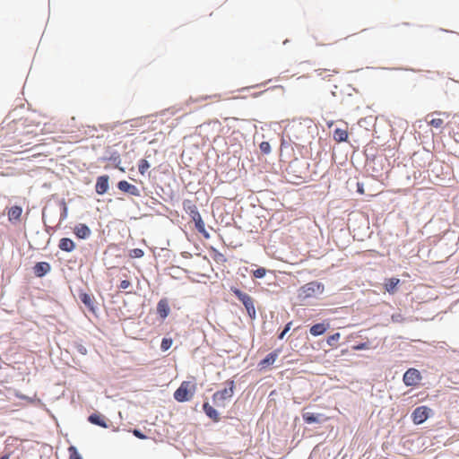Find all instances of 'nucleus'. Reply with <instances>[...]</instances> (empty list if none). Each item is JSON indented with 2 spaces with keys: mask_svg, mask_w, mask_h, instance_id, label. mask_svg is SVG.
I'll use <instances>...</instances> for the list:
<instances>
[{
  "mask_svg": "<svg viewBox=\"0 0 459 459\" xmlns=\"http://www.w3.org/2000/svg\"><path fill=\"white\" fill-rule=\"evenodd\" d=\"M183 208L186 212L190 215L198 232L201 233L204 238H210V234L205 229V223L203 221L195 204L191 200H185L183 202Z\"/></svg>",
  "mask_w": 459,
  "mask_h": 459,
  "instance_id": "obj_1",
  "label": "nucleus"
},
{
  "mask_svg": "<svg viewBox=\"0 0 459 459\" xmlns=\"http://www.w3.org/2000/svg\"><path fill=\"white\" fill-rule=\"evenodd\" d=\"M325 290V286L321 282L318 281H310L301 286L298 290V299L300 302H304L309 299L316 298V296L322 294Z\"/></svg>",
  "mask_w": 459,
  "mask_h": 459,
  "instance_id": "obj_2",
  "label": "nucleus"
},
{
  "mask_svg": "<svg viewBox=\"0 0 459 459\" xmlns=\"http://www.w3.org/2000/svg\"><path fill=\"white\" fill-rule=\"evenodd\" d=\"M196 390V384L193 381H183L174 392V399L179 403L190 401Z\"/></svg>",
  "mask_w": 459,
  "mask_h": 459,
  "instance_id": "obj_3",
  "label": "nucleus"
},
{
  "mask_svg": "<svg viewBox=\"0 0 459 459\" xmlns=\"http://www.w3.org/2000/svg\"><path fill=\"white\" fill-rule=\"evenodd\" d=\"M230 290L236 295V297L243 303L249 317L251 319L255 318L256 311L253 298L248 294L241 291L238 288L232 287Z\"/></svg>",
  "mask_w": 459,
  "mask_h": 459,
  "instance_id": "obj_4",
  "label": "nucleus"
},
{
  "mask_svg": "<svg viewBox=\"0 0 459 459\" xmlns=\"http://www.w3.org/2000/svg\"><path fill=\"white\" fill-rule=\"evenodd\" d=\"M229 387L224 388L223 390L217 391L213 394L212 399L213 402L217 405H224V402L233 396L234 394V382L229 381L228 382Z\"/></svg>",
  "mask_w": 459,
  "mask_h": 459,
  "instance_id": "obj_5",
  "label": "nucleus"
},
{
  "mask_svg": "<svg viewBox=\"0 0 459 459\" xmlns=\"http://www.w3.org/2000/svg\"><path fill=\"white\" fill-rule=\"evenodd\" d=\"M403 383L407 386H413L421 380V375L416 368H409L403 375Z\"/></svg>",
  "mask_w": 459,
  "mask_h": 459,
  "instance_id": "obj_6",
  "label": "nucleus"
},
{
  "mask_svg": "<svg viewBox=\"0 0 459 459\" xmlns=\"http://www.w3.org/2000/svg\"><path fill=\"white\" fill-rule=\"evenodd\" d=\"M430 409L427 406H419L411 413L412 421L415 424L423 423L428 418Z\"/></svg>",
  "mask_w": 459,
  "mask_h": 459,
  "instance_id": "obj_7",
  "label": "nucleus"
},
{
  "mask_svg": "<svg viewBox=\"0 0 459 459\" xmlns=\"http://www.w3.org/2000/svg\"><path fill=\"white\" fill-rule=\"evenodd\" d=\"M117 187L120 191L128 193L134 196H140V190L134 186L126 180H121L117 183Z\"/></svg>",
  "mask_w": 459,
  "mask_h": 459,
  "instance_id": "obj_8",
  "label": "nucleus"
},
{
  "mask_svg": "<svg viewBox=\"0 0 459 459\" xmlns=\"http://www.w3.org/2000/svg\"><path fill=\"white\" fill-rule=\"evenodd\" d=\"M22 214V208L19 205H13L8 209L7 216L8 220L12 223H16L21 221Z\"/></svg>",
  "mask_w": 459,
  "mask_h": 459,
  "instance_id": "obj_9",
  "label": "nucleus"
},
{
  "mask_svg": "<svg viewBox=\"0 0 459 459\" xmlns=\"http://www.w3.org/2000/svg\"><path fill=\"white\" fill-rule=\"evenodd\" d=\"M109 178L107 175L100 176L97 178L95 190L99 195H104L108 189Z\"/></svg>",
  "mask_w": 459,
  "mask_h": 459,
  "instance_id": "obj_10",
  "label": "nucleus"
},
{
  "mask_svg": "<svg viewBox=\"0 0 459 459\" xmlns=\"http://www.w3.org/2000/svg\"><path fill=\"white\" fill-rule=\"evenodd\" d=\"M156 309H157V313L160 316V317L161 319H165L170 312L169 300L167 299H161L158 302Z\"/></svg>",
  "mask_w": 459,
  "mask_h": 459,
  "instance_id": "obj_11",
  "label": "nucleus"
},
{
  "mask_svg": "<svg viewBox=\"0 0 459 459\" xmlns=\"http://www.w3.org/2000/svg\"><path fill=\"white\" fill-rule=\"evenodd\" d=\"M51 266L47 262H39L33 267V272L37 277H43L50 272Z\"/></svg>",
  "mask_w": 459,
  "mask_h": 459,
  "instance_id": "obj_12",
  "label": "nucleus"
},
{
  "mask_svg": "<svg viewBox=\"0 0 459 459\" xmlns=\"http://www.w3.org/2000/svg\"><path fill=\"white\" fill-rule=\"evenodd\" d=\"M91 230L86 224L80 223L74 229V233L77 238L84 239L90 237Z\"/></svg>",
  "mask_w": 459,
  "mask_h": 459,
  "instance_id": "obj_13",
  "label": "nucleus"
},
{
  "mask_svg": "<svg viewBox=\"0 0 459 459\" xmlns=\"http://www.w3.org/2000/svg\"><path fill=\"white\" fill-rule=\"evenodd\" d=\"M80 300L88 307V309L95 313L94 297L86 293L82 292L79 294Z\"/></svg>",
  "mask_w": 459,
  "mask_h": 459,
  "instance_id": "obj_14",
  "label": "nucleus"
},
{
  "mask_svg": "<svg viewBox=\"0 0 459 459\" xmlns=\"http://www.w3.org/2000/svg\"><path fill=\"white\" fill-rule=\"evenodd\" d=\"M329 328V324L325 323H318L314 325H312L309 329V333L313 336H319L324 334L327 329Z\"/></svg>",
  "mask_w": 459,
  "mask_h": 459,
  "instance_id": "obj_15",
  "label": "nucleus"
},
{
  "mask_svg": "<svg viewBox=\"0 0 459 459\" xmlns=\"http://www.w3.org/2000/svg\"><path fill=\"white\" fill-rule=\"evenodd\" d=\"M58 247L65 252H72L75 248L74 242L68 238H63L59 240Z\"/></svg>",
  "mask_w": 459,
  "mask_h": 459,
  "instance_id": "obj_16",
  "label": "nucleus"
},
{
  "mask_svg": "<svg viewBox=\"0 0 459 459\" xmlns=\"http://www.w3.org/2000/svg\"><path fill=\"white\" fill-rule=\"evenodd\" d=\"M204 411L205 414L212 419L213 421L217 422L220 420L219 414L217 411L210 405L208 403H204L203 405Z\"/></svg>",
  "mask_w": 459,
  "mask_h": 459,
  "instance_id": "obj_17",
  "label": "nucleus"
},
{
  "mask_svg": "<svg viewBox=\"0 0 459 459\" xmlns=\"http://www.w3.org/2000/svg\"><path fill=\"white\" fill-rule=\"evenodd\" d=\"M400 283V280L397 278H389L385 282V290L390 293L394 294L396 291V288L398 284Z\"/></svg>",
  "mask_w": 459,
  "mask_h": 459,
  "instance_id": "obj_18",
  "label": "nucleus"
},
{
  "mask_svg": "<svg viewBox=\"0 0 459 459\" xmlns=\"http://www.w3.org/2000/svg\"><path fill=\"white\" fill-rule=\"evenodd\" d=\"M89 421L92 424L98 425L102 428H108L105 418L99 413H93L89 416Z\"/></svg>",
  "mask_w": 459,
  "mask_h": 459,
  "instance_id": "obj_19",
  "label": "nucleus"
},
{
  "mask_svg": "<svg viewBox=\"0 0 459 459\" xmlns=\"http://www.w3.org/2000/svg\"><path fill=\"white\" fill-rule=\"evenodd\" d=\"M333 139L338 142V143H342V142H344L347 140L348 138V132L346 129H342V128H336L334 131H333Z\"/></svg>",
  "mask_w": 459,
  "mask_h": 459,
  "instance_id": "obj_20",
  "label": "nucleus"
},
{
  "mask_svg": "<svg viewBox=\"0 0 459 459\" xmlns=\"http://www.w3.org/2000/svg\"><path fill=\"white\" fill-rule=\"evenodd\" d=\"M321 416H322L321 414L316 415L313 412H304L302 414V418H303L304 421L307 424L319 422L320 421L319 417H321Z\"/></svg>",
  "mask_w": 459,
  "mask_h": 459,
  "instance_id": "obj_21",
  "label": "nucleus"
},
{
  "mask_svg": "<svg viewBox=\"0 0 459 459\" xmlns=\"http://www.w3.org/2000/svg\"><path fill=\"white\" fill-rule=\"evenodd\" d=\"M278 357V353L276 351L269 353L261 362V366H267L273 364Z\"/></svg>",
  "mask_w": 459,
  "mask_h": 459,
  "instance_id": "obj_22",
  "label": "nucleus"
},
{
  "mask_svg": "<svg viewBox=\"0 0 459 459\" xmlns=\"http://www.w3.org/2000/svg\"><path fill=\"white\" fill-rule=\"evenodd\" d=\"M151 165L147 160L142 159L138 163V170L141 175H144L146 171L150 169Z\"/></svg>",
  "mask_w": 459,
  "mask_h": 459,
  "instance_id": "obj_23",
  "label": "nucleus"
},
{
  "mask_svg": "<svg viewBox=\"0 0 459 459\" xmlns=\"http://www.w3.org/2000/svg\"><path fill=\"white\" fill-rule=\"evenodd\" d=\"M340 338H341V334L339 333H335L327 338L326 342L329 346L336 348L337 347L336 343L340 340Z\"/></svg>",
  "mask_w": 459,
  "mask_h": 459,
  "instance_id": "obj_24",
  "label": "nucleus"
},
{
  "mask_svg": "<svg viewBox=\"0 0 459 459\" xmlns=\"http://www.w3.org/2000/svg\"><path fill=\"white\" fill-rule=\"evenodd\" d=\"M143 255L144 252L141 248H134L129 251V256L131 258H141L142 256H143Z\"/></svg>",
  "mask_w": 459,
  "mask_h": 459,
  "instance_id": "obj_25",
  "label": "nucleus"
},
{
  "mask_svg": "<svg viewBox=\"0 0 459 459\" xmlns=\"http://www.w3.org/2000/svg\"><path fill=\"white\" fill-rule=\"evenodd\" d=\"M68 452H69V458L70 459H82L81 455L78 453L76 447H74L73 446H70L68 448Z\"/></svg>",
  "mask_w": 459,
  "mask_h": 459,
  "instance_id": "obj_26",
  "label": "nucleus"
},
{
  "mask_svg": "<svg viewBox=\"0 0 459 459\" xmlns=\"http://www.w3.org/2000/svg\"><path fill=\"white\" fill-rule=\"evenodd\" d=\"M172 345V340L168 338H163L160 344V349L163 351H168Z\"/></svg>",
  "mask_w": 459,
  "mask_h": 459,
  "instance_id": "obj_27",
  "label": "nucleus"
},
{
  "mask_svg": "<svg viewBox=\"0 0 459 459\" xmlns=\"http://www.w3.org/2000/svg\"><path fill=\"white\" fill-rule=\"evenodd\" d=\"M259 148L264 154H269L271 152V145L268 142H262Z\"/></svg>",
  "mask_w": 459,
  "mask_h": 459,
  "instance_id": "obj_28",
  "label": "nucleus"
},
{
  "mask_svg": "<svg viewBox=\"0 0 459 459\" xmlns=\"http://www.w3.org/2000/svg\"><path fill=\"white\" fill-rule=\"evenodd\" d=\"M266 273V270L264 267H260L253 271V276L255 278H263Z\"/></svg>",
  "mask_w": 459,
  "mask_h": 459,
  "instance_id": "obj_29",
  "label": "nucleus"
},
{
  "mask_svg": "<svg viewBox=\"0 0 459 459\" xmlns=\"http://www.w3.org/2000/svg\"><path fill=\"white\" fill-rule=\"evenodd\" d=\"M443 119L441 118H432L429 124L431 126H434L436 128H440L442 126H443Z\"/></svg>",
  "mask_w": 459,
  "mask_h": 459,
  "instance_id": "obj_30",
  "label": "nucleus"
},
{
  "mask_svg": "<svg viewBox=\"0 0 459 459\" xmlns=\"http://www.w3.org/2000/svg\"><path fill=\"white\" fill-rule=\"evenodd\" d=\"M291 324H292L291 322H289V323L285 325V327H284L283 331H282V332L279 334V336H278V338H279L280 340L283 339V338H284V336H285V334L290 331Z\"/></svg>",
  "mask_w": 459,
  "mask_h": 459,
  "instance_id": "obj_31",
  "label": "nucleus"
},
{
  "mask_svg": "<svg viewBox=\"0 0 459 459\" xmlns=\"http://www.w3.org/2000/svg\"><path fill=\"white\" fill-rule=\"evenodd\" d=\"M131 281L129 280H123L121 281L120 284H119V289L121 290H126L128 289L129 287H131Z\"/></svg>",
  "mask_w": 459,
  "mask_h": 459,
  "instance_id": "obj_32",
  "label": "nucleus"
},
{
  "mask_svg": "<svg viewBox=\"0 0 459 459\" xmlns=\"http://www.w3.org/2000/svg\"><path fill=\"white\" fill-rule=\"evenodd\" d=\"M133 434H134L136 437H138V438H140V439H145V438H146V436H145V435H143V434L140 430H138V429H134V430H133Z\"/></svg>",
  "mask_w": 459,
  "mask_h": 459,
  "instance_id": "obj_33",
  "label": "nucleus"
},
{
  "mask_svg": "<svg viewBox=\"0 0 459 459\" xmlns=\"http://www.w3.org/2000/svg\"><path fill=\"white\" fill-rule=\"evenodd\" d=\"M365 347H366V344L365 343H361V344H359V345L355 346L354 349L359 351V350L365 349Z\"/></svg>",
  "mask_w": 459,
  "mask_h": 459,
  "instance_id": "obj_34",
  "label": "nucleus"
},
{
  "mask_svg": "<svg viewBox=\"0 0 459 459\" xmlns=\"http://www.w3.org/2000/svg\"><path fill=\"white\" fill-rule=\"evenodd\" d=\"M16 396H17L18 398H21V399L30 400L27 396L22 395V394H16Z\"/></svg>",
  "mask_w": 459,
  "mask_h": 459,
  "instance_id": "obj_35",
  "label": "nucleus"
},
{
  "mask_svg": "<svg viewBox=\"0 0 459 459\" xmlns=\"http://www.w3.org/2000/svg\"><path fill=\"white\" fill-rule=\"evenodd\" d=\"M217 256L219 257L220 260L225 261V258L222 254L219 253Z\"/></svg>",
  "mask_w": 459,
  "mask_h": 459,
  "instance_id": "obj_36",
  "label": "nucleus"
},
{
  "mask_svg": "<svg viewBox=\"0 0 459 459\" xmlns=\"http://www.w3.org/2000/svg\"><path fill=\"white\" fill-rule=\"evenodd\" d=\"M66 212H67V208H66V206L65 205V206H64V215H63L64 217H65V216H66Z\"/></svg>",
  "mask_w": 459,
  "mask_h": 459,
  "instance_id": "obj_37",
  "label": "nucleus"
},
{
  "mask_svg": "<svg viewBox=\"0 0 459 459\" xmlns=\"http://www.w3.org/2000/svg\"><path fill=\"white\" fill-rule=\"evenodd\" d=\"M323 71H324V70H322V69H318V70H316V72H317L318 75H322V74H323Z\"/></svg>",
  "mask_w": 459,
  "mask_h": 459,
  "instance_id": "obj_38",
  "label": "nucleus"
},
{
  "mask_svg": "<svg viewBox=\"0 0 459 459\" xmlns=\"http://www.w3.org/2000/svg\"><path fill=\"white\" fill-rule=\"evenodd\" d=\"M10 455H4V456H2L0 459H9Z\"/></svg>",
  "mask_w": 459,
  "mask_h": 459,
  "instance_id": "obj_39",
  "label": "nucleus"
},
{
  "mask_svg": "<svg viewBox=\"0 0 459 459\" xmlns=\"http://www.w3.org/2000/svg\"><path fill=\"white\" fill-rule=\"evenodd\" d=\"M358 192H359L360 194H363V192H364V191H363V189H362V188H360V186H358Z\"/></svg>",
  "mask_w": 459,
  "mask_h": 459,
  "instance_id": "obj_40",
  "label": "nucleus"
},
{
  "mask_svg": "<svg viewBox=\"0 0 459 459\" xmlns=\"http://www.w3.org/2000/svg\"><path fill=\"white\" fill-rule=\"evenodd\" d=\"M332 72H333V74H338V71H337V70H332Z\"/></svg>",
  "mask_w": 459,
  "mask_h": 459,
  "instance_id": "obj_41",
  "label": "nucleus"
}]
</instances>
